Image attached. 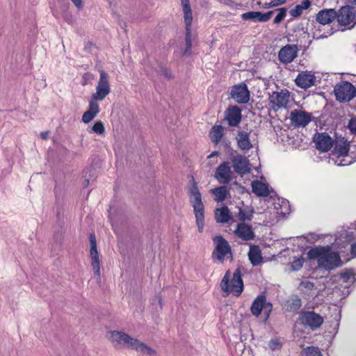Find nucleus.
<instances>
[{
  "label": "nucleus",
  "instance_id": "obj_53",
  "mask_svg": "<svg viewBox=\"0 0 356 356\" xmlns=\"http://www.w3.org/2000/svg\"><path fill=\"white\" fill-rule=\"evenodd\" d=\"M218 152H213L211 154H210L209 156H208V158H212V157H214L216 156H218Z\"/></svg>",
  "mask_w": 356,
  "mask_h": 356
},
{
  "label": "nucleus",
  "instance_id": "obj_30",
  "mask_svg": "<svg viewBox=\"0 0 356 356\" xmlns=\"http://www.w3.org/2000/svg\"><path fill=\"white\" fill-rule=\"evenodd\" d=\"M215 218L217 222L227 223L231 220V214L227 207L218 208L215 211Z\"/></svg>",
  "mask_w": 356,
  "mask_h": 356
},
{
  "label": "nucleus",
  "instance_id": "obj_46",
  "mask_svg": "<svg viewBox=\"0 0 356 356\" xmlns=\"http://www.w3.org/2000/svg\"><path fill=\"white\" fill-rule=\"evenodd\" d=\"M348 128L350 131V133L356 134V118L352 117L348 124Z\"/></svg>",
  "mask_w": 356,
  "mask_h": 356
},
{
  "label": "nucleus",
  "instance_id": "obj_12",
  "mask_svg": "<svg viewBox=\"0 0 356 356\" xmlns=\"http://www.w3.org/2000/svg\"><path fill=\"white\" fill-rule=\"evenodd\" d=\"M289 119L295 127H305L312 121V115L305 111L295 109L291 112Z\"/></svg>",
  "mask_w": 356,
  "mask_h": 356
},
{
  "label": "nucleus",
  "instance_id": "obj_57",
  "mask_svg": "<svg viewBox=\"0 0 356 356\" xmlns=\"http://www.w3.org/2000/svg\"><path fill=\"white\" fill-rule=\"evenodd\" d=\"M159 305L161 307L162 306V302H161V297H159Z\"/></svg>",
  "mask_w": 356,
  "mask_h": 356
},
{
  "label": "nucleus",
  "instance_id": "obj_22",
  "mask_svg": "<svg viewBox=\"0 0 356 356\" xmlns=\"http://www.w3.org/2000/svg\"><path fill=\"white\" fill-rule=\"evenodd\" d=\"M99 101L97 99H93L91 97L90 100L89 101V105L88 110L83 114L81 120L85 124H88L91 122L99 113V106L97 103Z\"/></svg>",
  "mask_w": 356,
  "mask_h": 356
},
{
  "label": "nucleus",
  "instance_id": "obj_34",
  "mask_svg": "<svg viewBox=\"0 0 356 356\" xmlns=\"http://www.w3.org/2000/svg\"><path fill=\"white\" fill-rule=\"evenodd\" d=\"M280 208L275 207L277 209V213L282 215H286L290 211V205L288 200L285 199H282L280 200V203H279Z\"/></svg>",
  "mask_w": 356,
  "mask_h": 356
},
{
  "label": "nucleus",
  "instance_id": "obj_3",
  "mask_svg": "<svg viewBox=\"0 0 356 356\" xmlns=\"http://www.w3.org/2000/svg\"><path fill=\"white\" fill-rule=\"evenodd\" d=\"M188 193L190 202L194 209L198 231L202 232L204 226V207L202 200V195L193 177H192Z\"/></svg>",
  "mask_w": 356,
  "mask_h": 356
},
{
  "label": "nucleus",
  "instance_id": "obj_15",
  "mask_svg": "<svg viewBox=\"0 0 356 356\" xmlns=\"http://www.w3.org/2000/svg\"><path fill=\"white\" fill-rule=\"evenodd\" d=\"M231 96L238 104H245L250 99V92L245 83H240L232 87Z\"/></svg>",
  "mask_w": 356,
  "mask_h": 356
},
{
  "label": "nucleus",
  "instance_id": "obj_10",
  "mask_svg": "<svg viewBox=\"0 0 356 356\" xmlns=\"http://www.w3.org/2000/svg\"><path fill=\"white\" fill-rule=\"evenodd\" d=\"M111 92L108 82V74L104 71H100L99 79L96 87V92L92 95L93 99L102 101Z\"/></svg>",
  "mask_w": 356,
  "mask_h": 356
},
{
  "label": "nucleus",
  "instance_id": "obj_59",
  "mask_svg": "<svg viewBox=\"0 0 356 356\" xmlns=\"http://www.w3.org/2000/svg\"><path fill=\"white\" fill-rule=\"evenodd\" d=\"M318 37H319V38H321V37L324 38V37H327V35H320Z\"/></svg>",
  "mask_w": 356,
  "mask_h": 356
},
{
  "label": "nucleus",
  "instance_id": "obj_7",
  "mask_svg": "<svg viewBox=\"0 0 356 356\" xmlns=\"http://www.w3.org/2000/svg\"><path fill=\"white\" fill-rule=\"evenodd\" d=\"M334 92L337 101L348 102L355 97L356 90L350 82L341 81L335 86Z\"/></svg>",
  "mask_w": 356,
  "mask_h": 356
},
{
  "label": "nucleus",
  "instance_id": "obj_41",
  "mask_svg": "<svg viewBox=\"0 0 356 356\" xmlns=\"http://www.w3.org/2000/svg\"><path fill=\"white\" fill-rule=\"evenodd\" d=\"M91 131L101 135L105 132V128L103 122L100 120L96 121L92 127Z\"/></svg>",
  "mask_w": 356,
  "mask_h": 356
},
{
  "label": "nucleus",
  "instance_id": "obj_24",
  "mask_svg": "<svg viewBox=\"0 0 356 356\" xmlns=\"http://www.w3.org/2000/svg\"><path fill=\"white\" fill-rule=\"evenodd\" d=\"M335 19H337V13L334 9H323L316 15V20L320 24L325 25L332 23Z\"/></svg>",
  "mask_w": 356,
  "mask_h": 356
},
{
  "label": "nucleus",
  "instance_id": "obj_28",
  "mask_svg": "<svg viewBox=\"0 0 356 356\" xmlns=\"http://www.w3.org/2000/svg\"><path fill=\"white\" fill-rule=\"evenodd\" d=\"M181 4L184 12V18L186 24V31H191L193 15L189 0L181 1Z\"/></svg>",
  "mask_w": 356,
  "mask_h": 356
},
{
  "label": "nucleus",
  "instance_id": "obj_55",
  "mask_svg": "<svg viewBox=\"0 0 356 356\" xmlns=\"http://www.w3.org/2000/svg\"><path fill=\"white\" fill-rule=\"evenodd\" d=\"M83 184L84 187H87L89 185V179H85Z\"/></svg>",
  "mask_w": 356,
  "mask_h": 356
},
{
  "label": "nucleus",
  "instance_id": "obj_48",
  "mask_svg": "<svg viewBox=\"0 0 356 356\" xmlns=\"http://www.w3.org/2000/svg\"><path fill=\"white\" fill-rule=\"evenodd\" d=\"M161 72L167 79H171L173 77L172 72L167 67H162L161 68Z\"/></svg>",
  "mask_w": 356,
  "mask_h": 356
},
{
  "label": "nucleus",
  "instance_id": "obj_5",
  "mask_svg": "<svg viewBox=\"0 0 356 356\" xmlns=\"http://www.w3.org/2000/svg\"><path fill=\"white\" fill-rule=\"evenodd\" d=\"M273 309V304L267 302L266 296L264 293L259 294L252 302L250 307L251 314L259 317L264 311L265 314V321L268 320Z\"/></svg>",
  "mask_w": 356,
  "mask_h": 356
},
{
  "label": "nucleus",
  "instance_id": "obj_11",
  "mask_svg": "<svg viewBox=\"0 0 356 356\" xmlns=\"http://www.w3.org/2000/svg\"><path fill=\"white\" fill-rule=\"evenodd\" d=\"M337 21L341 26H351L349 29L354 26L356 22L354 20L356 17V13L354 8L350 6H342L337 12Z\"/></svg>",
  "mask_w": 356,
  "mask_h": 356
},
{
  "label": "nucleus",
  "instance_id": "obj_4",
  "mask_svg": "<svg viewBox=\"0 0 356 356\" xmlns=\"http://www.w3.org/2000/svg\"><path fill=\"white\" fill-rule=\"evenodd\" d=\"M220 288L227 294L232 293L236 297L241 296L243 291V282L241 270L236 268L232 277L229 270H227L220 282Z\"/></svg>",
  "mask_w": 356,
  "mask_h": 356
},
{
  "label": "nucleus",
  "instance_id": "obj_9",
  "mask_svg": "<svg viewBox=\"0 0 356 356\" xmlns=\"http://www.w3.org/2000/svg\"><path fill=\"white\" fill-rule=\"evenodd\" d=\"M300 321L302 325L309 327L312 330H317L323 323V318L314 311L302 312L300 314Z\"/></svg>",
  "mask_w": 356,
  "mask_h": 356
},
{
  "label": "nucleus",
  "instance_id": "obj_8",
  "mask_svg": "<svg viewBox=\"0 0 356 356\" xmlns=\"http://www.w3.org/2000/svg\"><path fill=\"white\" fill-rule=\"evenodd\" d=\"M268 100L271 108L275 111L286 108L290 101V92L287 89L273 91L270 94Z\"/></svg>",
  "mask_w": 356,
  "mask_h": 356
},
{
  "label": "nucleus",
  "instance_id": "obj_19",
  "mask_svg": "<svg viewBox=\"0 0 356 356\" xmlns=\"http://www.w3.org/2000/svg\"><path fill=\"white\" fill-rule=\"evenodd\" d=\"M295 82L298 87L307 89L315 85L316 76L312 72H301L296 76Z\"/></svg>",
  "mask_w": 356,
  "mask_h": 356
},
{
  "label": "nucleus",
  "instance_id": "obj_52",
  "mask_svg": "<svg viewBox=\"0 0 356 356\" xmlns=\"http://www.w3.org/2000/svg\"><path fill=\"white\" fill-rule=\"evenodd\" d=\"M285 3V1L277 0V3L273 5H270V6H279Z\"/></svg>",
  "mask_w": 356,
  "mask_h": 356
},
{
  "label": "nucleus",
  "instance_id": "obj_29",
  "mask_svg": "<svg viewBox=\"0 0 356 356\" xmlns=\"http://www.w3.org/2000/svg\"><path fill=\"white\" fill-rule=\"evenodd\" d=\"M252 192L259 197H267L270 195L268 184L256 180L252 183Z\"/></svg>",
  "mask_w": 356,
  "mask_h": 356
},
{
  "label": "nucleus",
  "instance_id": "obj_18",
  "mask_svg": "<svg viewBox=\"0 0 356 356\" xmlns=\"http://www.w3.org/2000/svg\"><path fill=\"white\" fill-rule=\"evenodd\" d=\"M242 118L241 110L237 106H232L225 111V120L230 127H237Z\"/></svg>",
  "mask_w": 356,
  "mask_h": 356
},
{
  "label": "nucleus",
  "instance_id": "obj_6",
  "mask_svg": "<svg viewBox=\"0 0 356 356\" xmlns=\"http://www.w3.org/2000/svg\"><path fill=\"white\" fill-rule=\"evenodd\" d=\"M216 245L212 254L213 259H216L222 263L225 260L226 256L232 257V250L228 242L221 236H216L213 238Z\"/></svg>",
  "mask_w": 356,
  "mask_h": 356
},
{
  "label": "nucleus",
  "instance_id": "obj_38",
  "mask_svg": "<svg viewBox=\"0 0 356 356\" xmlns=\"http://www.w3.org/2000/svg\"><path fill=\"white\" fill-rule=\"evenodd\" d=\"M282 345L280 339L277 337L271 339L268 342L269 348L273 351L280 350Z\"/></svg>",
  "mask_w": 356,
  "mask_h": 356
},
{
  "label": "nucleus",
  "instance_id": "obj_37",
  "mask_svg": "<svg viewBox=\"0 0 356 356\" xmlns=\"http://www.w3.org/2000/svg\"><path fill=\"white\" fill-rule=\"evenodd\" d=\"M274 11L277 12L278 13L275 17L273 22L276 24H280L285 18L287 10L286 8H280Z\"/></svg>",
  "mask_w": 356,
  "mask_h": 356
},
{
  "label": "nucleus",
  "instance_id": "obj_36",
  "mask_svg": "<svg viewBox=\"0 0 356 356\" xmlns=\"http://www.w3.org/2000/svg\"><path fill=\"white\" fill-rule=\"evenodd\" d=\"M301 305V300L298 298H296L288 301L287 308L289 311H296L300 308Z\"/></svg>",
  "mask_w": 356,
  "mask_h": 356
},
{
  "label": "nucleus",
  "instance_id": "obj_14",
  "mask_svg": "<svg viewBox=\"0 0 356 356\" xmlns=\"http://www.w3.org/2000/svg\"><path fill=\"white\" fill-rule=\"evenodd\" d=\"M316 147L322 152H328L334 145V140L326 132L317 133L314 137Z\"/></svg>",
  "mask_w": 356,
  "mask_h": 356
},
{
  "label": "nucleus",
  "instance_id": "obj_25",
  "mask_svg": "<svg viewBox=\"0 0 356 356\" xmlns=\"http://www.w3.org/2000/svg\"><path fill=\"white\" fill-rule=\"evenodd\" d=\"M235 234L238 238L243 241L252 240L255 236L252 226L243 222L238 224Z\"/></svg>",
  "mask_w": 356,
  "mask_h": 356
},
{
  "label": "nucleus",
  "instance_id": "obj_47",
  "mask_svg": "<svg viewBox=\"0 0 356 356\" xmlns=\"http://www.w3.org/2000/svg\"><path fill=\"white\" fill-rule=\"evenodd\" d=\"M301 289H307L308 291L312 290L314 287V284L309 281H303L300 284Z\"/></svg>",
  "mask_w": 356,
  "mask_h": 356
},
{
  "label": "nucleus",
  "instance_id": "obj_43",
  "mask_svg": "<svg viewBox=\"0 0 356 356\" xmlns=\"http://www.w3.org/2000/svg\"><path fill=\"white\" fill-rule=\"evenodd\" d=\"M257 11H250L242 14L241 17L243 20H252L257 22Z\"/></svg>",
  "mask_w": 356,
  "mask_h": 356
},
{
  "label": "nucleus",
  "instance_id": "obj_20",
  "mask_svg": "<svg viewBox=\"0 0 356 356\" xmlns=\"http://www.w3.org/2000/svg\"><path fill=\"white\" fill-rule=\"evenodd\" d=\"M334 152L337 154L338 159L348 156L350 143L343 137H337L334 140Z\"/></svg>",
  "mask_w": 356,
  "mask_h": 356
},
{
  "label": "nucleus",
  "instance_id": "obj_50",
  "mask_svg": "<svg viewBox=\"0 0 356 356\" xmlns=\"http://www.w3.org/2000/svg\"><path fill=\"white\" fill-rule=\"evenodd\" d=\"M72 3L74 4V6L78 9H81L83 8V3L82 0H71Z\"/></svg>",
  "mask_w": 356,
  "mask_h": 356
},
{
  "label": "nucleus",
  "instance_id": "obj_54",
  "mask_svg": "<svg viewBox=\"0 0 356 356\" xmlns=\"http://www.w3.org/2000/svg\"><path fill=\"white\" fill-rule=\"evenodd\" d=\"M48 134H49V133H48V132H42L40 135H41V137H42V138H44V139H45V138H47Z\"/></svg>",
  "mask_w": 356,
  "mask_h": 356
},
{
  "label": "nucleus",
  "instance_id": "obj_39",
  "mask_svg": "<svg viewBox=\"0 0 356 356\" xmlns=\"http://www.w3.org/2000/svg\"><path fill=\"white\" fill-rule=\"evenodd\" d=\"M274 13L275 11L273 10L268 11L265 13L257 11V22H268L271 18Z\"/></svg>",
  "mask_w": 356,
  "mask_h": 356
},
{
  "label": "nucleus",
  "instance_id": "obj_31",
  "mask_svg": "<svg viewBox=\"0 0 356 356\" xmlns=\"http://www.w3.org/2000/svg\"><path fill=\"white\" fill-rule=\"evenodd\" d=\"M211 193L214 195V200L217 202H221L225 200L229 195V191L226 186H220L211 190Z\"/></svg>",
  "mask_w": 356,
  "mask_h": 356
},
{
  "label": "nucleus",
  "instance_id": "obj_21",
  "mask_svg": "<svg viewBox=\"0 0 356 356\" xmlns=\"http://www.w3.org/2000/svg\"><path fill=\"white\" fill-rule=\"evenodd\" d=\"M250 132L247 131H238L236 135L237 147L243 152H248L253 147L250 140Z\"/></svg>",
  "mask_w": 356,
  "mask_h": 356
},
{
  "label": "nucleus",
  "instance_id": "obj_17",
  "mask_svg": "<svg viewBox=\"0 0 356 356\" xmlns=\"http://www.w3.org/2000/svg\"><path fill=\"white\" fill-rule=\"evenodd\" d=\"M90 245V257L92 260V266L94 270L95 275L98 277H100V261L99 259V254L97 249V243L95 235L93 233L90 234L89 237Z\"/></svg>",
  "mask_w": 356,
  "mask_h": 356
},
{
  "label": "nucleus",
  "instance_id": "obj_27",
  "mask_svg": "<svg viewBox=\"0 0 356 356\" xmlns=\"http://www.w3.org/2000/svg\"><path fill=\"white\" fill-rule=\"evenodd\" d=\"M248 258L252 266L260 265L263 261L260 248L256 245H251L248 252Z\"/></svg>",
  "mask_w": 356,
  "mask_h": 356
},
{
  "label": "nucleus",
  "instance_id": "obj_56",
  "mask_svg": "<svg viewBox=\"0 0 356 356\" xmlns=\"http://www.w3.org/2000/svg\"><path fill=\"white\" fill-rule=\"evenodd\" d=\"M349 3H356V0H347Z\"/></svg>",
  "mask_w": 356,
  "mask_h": 356
},
{
  "label": "nucleus",
  "instance_id": "obj_58",
  "mask_svg": "<svg viewBox=\"0 0 356 356\" xmlns=\"http://www.w3.org/2000/svg\"><path fill=\"white\" fill-rule=\"evenodd\" d=\"M220 3H227L226 0H218Z\"/></svg>",
  "mask_w": 356,
  "mask_h": 356
},
{
  "label": "nucleus",
  "instance_id": "obj_1",
  "mask_svg": "<svg viewBox=\"0 0 356 356\" xmlns=\"http://www.w3.org/2000/svg\"><path fill=\"white\" fill-rule=\"evenodd\" d=\"M307 254L309 259L317 260L319 268L327 270H333L341 264L340 256L329 245L314 247L308 251Z\"/></svg>",
  "mask_w": 356,
  "mask_h": 356
},
{
  "label": "nucleus",
  "instance_id": "obj_2",
  "mask_svg": "<svg viewBox=\"0 0 356 356\" xmlns=\"http://www.w3.org/2000/svg\"><path fill=\"white\" fill-rule=\"evenodd\" d=\"M109 339L113 343H115L120 346L135 350L136 351L154 355L155 350L145 343L140 341L137 339L133 338L127 333L121 331H111L109 332Z\"/></svg>",
  "mask_w": 356,
  "mask_h": 356
},
{
  "label": "nucleus",
  "instance_id": "obj_23",
  "mask_svg": "<svg viewBox=\"0 0 356 356\" xmlns=\"http://www.w3.org/2000/svg\"><path fill=\"white\" fill-rule=\"evenodd\" d=\"M296 56V46L291 44H287L282 47L278 54L279 59L283 63H289L292 62Z\"/></svg>",
  "mask_w": 356,
  "mask_h": 356
},
{
  "label": "nucleus",
  "instance_id": "obj_32",
  "mask_svg": "<svg viewBox=\"0 0 356 356\" xmlns=\"http://www.w3.org/2000/svg\"><path fill=\"white\" fill-rule=\"evenodd\" d=\"M223 135L224 128L221 125H214L209 132L211 140L216 145H218L220 142Z\"/></svg>",
  "mask_w": 356,
  "mask_h": 356
},
{
  "label": "nucleus",
  "instance_id": "obj_26",
  "mask_svg": "<svg viewBox=\"0 0 356 356\" xmlns=\"http://www.w3.org/2000/svg\"><path fill=\"white\" fill-rule=\"evenodd\" d=\"M354 228L348 227L347 229H343L340 232V240H342L345 243H351V254L353 257L356 256V242L353 241L355 238Z\"/></svg>",
  "mask_w": 356,
  "mask_h": 356
},
{
  "label": "nucleus",
  "instance_id": "obj_40",
  "mask_svg": "<svg viewBox=\"0 0 356 356\" xmlns=\"http://www.w3.org/2000/svg\"><path fill=\"white\" fill-rule=\"evenodd\" d=\"M186 48L184 52V55H190L192 47L191 31H186Z\"/></svg>",
  "mask_w": 356,
  "mask_h": 356
},
{
  "label": "nucleus",
  "instance_id": "obj_45",
  "mask_svg": "<svg viewBox=\"0 0 356 356\" xmlns=\"http://www.w3.org/2000/svg\"><path fill=\"white\" fill-rule=\"evenodd\" d=\"M305 238L309 243H313L320 238V236L315 233H309L305 235Z\"/></svg>",
  "mask_w": 356,
  "mask_h": 356
},
{
  "label": "nucleus",
  "instance_id": "obj_44",
  "mask_svg": "<svg viewBox=\"0 0 356 356\" xmlns=\"http://www.w3.org/2000/svg\"><path fill=\"white\" fill-rule=\"evenodd\" d=\"M302 11L303 10L301 8L300 6L298 4L289 10V14L293 17H298L302 15Z\"/></svg>",
  "mask_w": 356,
  "mask_h": 356
},
{
  "label": "nucleus",
  "instance_id": "obj_13",
  "mask_svg": "<svg viewBox=\"0 0 356 356\" xmlns=\"http://www.w3.org/2000/svg\"><path fill=\"white\" fill-rule=\"evenodd\" d=\"M215 178L220 184H227L233 179L230 163L224 161L218 165L215 172Z\"/></svg>",
  "mask_w": 356,
  "mask_h": 356
},
{
  "label": "nucleus",
  "instance_id": "obj_16",
  "mask_svg": "<svg viewBox=\"0 0 356 356\" xmlns=\"http://www.w3.org/2000/svg\"><path fill=\"white\" fill-rule=\"evenodd\" d=\"M231 161L234 171L238 175H245L250 172L249 160L241 154L232 156Z\"/></svg>",
  "mask_w": 356,
  "mask_h": 356
},
{
  "label": "nucleus",
  "instance_id": "obj_35",
  "mask_svg": "<svg viewBox=\"0 0 356 356\" xmlns=\"http://www.w3.org/2000/svg\"><path fill=\"white\" fill-rule=\"evenodd\" d=\"M302 356H322V354L317 347L307 346L304 348Z\"/></svg>",
  "mask_w": 356,
  "mask_h": 356
},
{
  "label": "nucleus",
  "instance_id": "obj_42",
  "mask_svg": "<svg viewBox=\"0 0 356 356\" xmlns=\"http://www.w3.org/2000/svg\"><path fill=\"white\" fill-rule=\"evenodd\" d=\"M304 261L305 259L302 256L294 258V260L291 263L292 270L296 271L299 270L302 267Z\"/></svg>",
  "mask_w": 356,
  "mask_h": 356
},
{
  "label": "nucleus",
  "instance_id": "obj_49",
  "mask_svg": "<svg viewBox=\"0 0 356 356\" xmlns=\"http://www.w3.org/2000/svg\"><path fill=\"white\" fill-rule=\"evenodd\" d=\"M311 5L310 0H303L299 6H300L302 10L307 9Z\"/></svg>",
  "mask_w": 356,
  "mask_h": 356
},
{
  "label": "nucleus",
  "instance_id": "obj_51",
  "mask_svg": "<svg viewBox=\"0 0 356 356\" xmlns=\"http://www.w3.org/2000/svg\"><path fill=\"white\" fill-rule=\"evenodd\" d=\"M351 163H352L351 160L346 162L344 159H342L339 160V162L337 163V165H341V166H345V165H348L350 164Z\"/></svg>",
  "mask_w": 356,
  "mask_h": 356
},
{
  "label": "nucleus",
  "instance_id": "obj_33",
  "mask_svg": "<svg viewBox=\"0 0 356 356\" xmlns=\"http://www.w3.org/2000/svg\"><path fill=\"white\" fill-rule=\"evenodd\" d=\"M253 215V211L250 209H244L239 208L237 218L240 221L244 222L245 220H251Z\"/></svg>",
  "mask_w": 356,
  "mask_h": 356
}]
</instances>
